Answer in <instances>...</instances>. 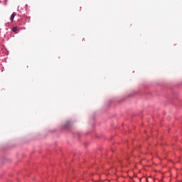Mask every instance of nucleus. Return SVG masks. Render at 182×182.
I'll list each match as a JSON object with an SVG mask.
<instances>
[{
	"label": "nucleus",
	"instance_id": "nucleus-1",
	"mask_svg": "<svg viewBox=\"0 0 182 182\" xmlns=\"http://www.w3.org/2000/svg\"><path fill=\"white\" fill-rule=\"evenodd\" d=\"M15 16H16V13H13L10 17V19L11 21V22H14V19H15Z\"/></svg>",
	"mask_w": 182,
	"mask_h": 182
},
{
	"label": "nucleus",
	"instance_id": "nucleus-2",
	"mask_svg": "<svg viewBox=\"0 0 182 182\" xmlns=\"http://www.w3.org/2000/svg\"><path fill=\"white\" fill-rule=\"evenodd\" d=\"M12 31L14 32V33H18V27H14Z\"/></svg>",
	"mask_w": 182,
	"mask_h": 182
}]
</instances>
